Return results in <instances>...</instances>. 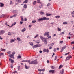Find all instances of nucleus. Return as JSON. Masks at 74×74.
<instances>
[{
    "instance_id": "1",
    "label": "nucleus",
    "mask_w": 74,
    "mask_h": 74,
    "mask_svg": "<svg viewBox=\"0 0 74 74\" xmlns=\"http://www.w3.org/2000/svg\"><path fill=\"white\" fill-rule=\"evenodd\" d=\"M49 20V19L48 18H47L46 17H42L41 18H39L38 19V21L39 22H40L41 21L45 20Z\"/></svg>"
},
{
    "instance_id": "2",
    "label": "nucleus",
    "mask_w": 74,
    "mask_h": 74,
    "mask_svg": "<svg viewBox=\"0 0 74 74\" xmlns=\"http://www.w3.org/2000/svg\"><path fill=\"white\" fill-rule=\"evenodd\" d=\"M29 64H37V60H34V61H32L30 62H30H29Z\"/></svg>"
},
{
    "instance_id": "3",
    "label": "nucleus",
    "mask_w": 74,
    "mask_h": 74,
    "mask_svg": "<svg viewBox=\"0 0 74 74\" xmlns=\"http://www.w3.org/2000/svg\"><path fill=\"white\" fill-rule=\"evenodd\" d=\"M15 54V52L14 51L12 52V54H10L9 55V57H10L11 58H14V54Z\"/></svg>"
},
{
    "instance_id": "4",
    "label": "nucleus",
    "mask_w": 74,
    "mask_h": 74,
    "mask_svg": "<svg viewBox=\"0 0 74 74\" xmlns=\"http://www.w3.org/2000/svg\"><path fill=\"white\" fill-rule=\"evenodd\" d=\"M49 32H45L44 34V36H46V35H47V37L48 38H51V36L49 35Z\"/></svg>"
},
{
    "instance_id": "5",
    "label": "nucleus",
    "mask_w": 74,
    "mask_h": 74,
    "mask_svg": "<svg viewBox=\"0 0 74 74\" xmlns=\"http://www.w3.org/2000/svg\"><path fill=\"white\" fill-rule=\"evenodd\" d=\"M72 58V56L71 55H70L68 57H66V59L65 60H69L70 58Z\"/></svg>"
},
{
    "instance_id": "6",
    "label": "nucleus",
    "mask_w": 74,
    "mask_h": 74,
    "mask_svg": "<svg viewBox=\"0 0 74 74\" xmlns=\"http://www.w3.org/2000/svg\"><path fill=\"white\" fill-rule=\"evenodd\" d=\"M5 33V31L2 30L0 31V34L1 35Z\"/></svg>"
},
{
    "instance_id": "7",
    "label": "nucleus",
    "mask_w": 74,
    "mask_h": 74,
    "mask_svg": "<svg viewBox=\"0 0 74 74\" xmlns=\"http://www.w3.org/2000/svg\"><path fill=\"white\" fill-rule=\"evenodd\" d=\"M43 52H47V53H48V52H49V50H48V49H47V50L46 49H44L43 50Z\"/></svg>"
},
{
    "instance_id": "8",
    "label": "nucleus",
    "mask_w": 74,
    "mask_h": 74,
    "mask_svg": "<svg viewBox=\"0 0 74 74\" xmlns=\"http://www.w3.org/2000/svg\"><path fill=\"white\" fill-rule=\"evenodd\" d=\"M30 60H23L22 61V62H28V63H29L30 62Z\"/></svg>"
},
{
    "instance_id": "9",
    "label": "nucleus",
    "mask_w": 74,
    "mask_h": 74,
    "mask_svg": "<svg viewBox=\"0 0 74 74\" xmlns=\"http://www.w3.org/2000/svg\"><path fill=\"white\" fill-rule=\"evenodd\" d=\"M12 12L13 13H17L18 12V10H13L12 11Z\"/></svg>"
},
{
    "instance_id": "10",
    "label": "nucleus",
    "mask_w": 74,
    "mask_h": 74,
    "mask_svg": "<svg viewBox=\"0 0 74 74\" xmlns=\"http://www.w3.org/2000/svg\"><path fill=\"white\" fill-rule=\"evenodd\" d=\"M9 61H11V63H13L14 62V60H12V59H11V58H9Z\"/></svg>"
},
{
    "instance_id": "11",
    "label": "nucleus",
    "mask_w": 74,
    "mask_h": 74,
    "mask_svg": "<svg viewBox=\"0 0 74 74\" xmlns=\"http://www.w3.org/2000/svg\"><path fill=\"white\" fill-rule=\"evenodd\" d=\"M47 39L46 38L44 40H43V41L44 42L45 44H46L47 43V40H46Z\"/></svg>"
},
{
    "instance_id": "12",
    "label": "nucleus",
    "mask_w": 74,
    "mask_h": 74,
    "mask_svg": "<svg viewBox=\"0 0 74 74\" xmlns=\"http://www.w3.org/2000/svg\"><path fill=\"white\" fill-rule=\"evenodd\" d=\"M49 72L52 73H55V70H50L49 71Z\"/></svg>"
},
{
    "instance_id": "13",
    "label": "nucleus",
    "mask_w": 74,
    "mask_h": 74,
    "mask_svg": "<svg viewBox=\"0 0 74 74\" xmlns=\"http://www.w3.org/2000/svg\"><path fill=\"white\" fill-rule=\"evenodd\" d=\"M45 70L44 69H38V71H40V72H41V71H44V70Z\"/></svg>"
},
{
    "instance_id": "14",
    "label": "nucleus",
    "mask_w": 74,
    "mask_h": 74,
    "mask_svg": "<svg viewBox=\"0 0 74 74\" xmlns=\"http://www.w3.org/2000/svg\"><path fill=\"white\" fill-rule=\"evenodd\" d=\"M0 4L1 5L0 6V7H3L4 5V4L3 3H0Z\"/></svg>"
},
{
    "instance_id": "15",
    "label": "nucleus",
    "mask_w": 74,
    "mask_h": 74,
    "mask_svg": "<svg viewBox=\"0 0 74 74\" xmlns=\"http://www.w3.org/2000/svg\"><path fill=\"white\" fill-rule=\"evenodd\" d=\"M40 38L41 39V40H42V41L46 39V38H43V37H42V36H41L40 37Z\"/></svg>"
},
{
    "instance_id": "16",
    "label": "nucleus",
    "mask_w": 74,
    "mask_h": 74,
    "mask_svg": "<svg viewBox=\"0 0 74 74\" xmlns=\"http://www.w3.org/2000/svg\"><path fill=\"white\" fill-rule=\"evenodd\" d=\"M27 5L26 4H25L23 6V8H24L26 9L27 8Z\"/></svg>"
},
{
    "instance_id": "17",
    "label": "nucleus",
    "mask_w": 74,
    "mask_h": 74,
    "mask_svg": "<svg viewBox=\"0 0 74 74\" xmlns=\"http://www.w3.org/2000/svg\"><path fill=\"white\" fill-rule=\"evenodd\" d=\"M1 51L3 52H5L6 51V49H3L2 48L1 49Z\"/></svg>"
},
{
    "instance_id": "18",
    "label": "nucleus",
    "mask_w": 74,
    "mask_h": 74,
    "mask_svg": "<svg viewBox=\"0 0 74 74\" xmlns=\"http://www.w3.org/2000/svg\"><path fill=\"white\" fill-rule=\"evenodd\" d=\"M37 47L36 45H35L33 47H32V48H33V49H35Z\"/></svg>"
},
{
    "instance_id": "19",
    "label": "nucleus",
    "mask_w": 74,
    "mask_h": 74,
    "mask_svg": "<svg viewBox=\"0 0 74 74\" xmlns=\"http://www.w3.org/2000/svg\"><path fill=\"white\" fill-rule=\"evenodd\" d=\"M45 15L47 16H50L51 15V14L48 13L46 14Z\"/></svg>"
},
{
    "instance_id": "20",
    "label": "nucleus",
    "mask_w": 74,
    "mask_h": 74,
    "mask_svg": "<svg viewBox=\"0 0 74 74\" xmlns=\"http://www.w3.org/2000/svg\"><path fill=\"white\" fill-rule=\"evenodd\" d=\"M16 23V22H14V23L12 24V25L11 26V27H12L13 26L15 25Z\"/></svg>"
},
{
    "instance_id": "21",
    "label": "nucleus",
    "mask_w": 74,
    "mask_h": 74,
    "mask_svg": "<svg viewBox=\"0 0 74 74\" xmlns=\"http://www.w3.org/2000/svg\"><path fill=\"white\" fill-rule=\"evenodd\" d=\"M26 30V28H24L22 30H21V32H24Z\"/></svg>"
},
{
    "instance_id": "22",
    "label": "nucleus",
    "mask_w": 74,
    "mask_h": 74,
    "mask_svg": "<svg viewBox=\"0 0 74 74\" xmlns=\"http://www.w3.org/2000/svg\"><path fill=\"white\" fill-rule=\"evenodd\" d=\"M60 73L61 74H63L64 73V70L63 69L62 70V71L60 72Z\"/></svg>"
},
{
    "instance_id": "23",
    "label": "nucleus",
    "mask_w": 74,
    "mask_h": 74,
    "mask_svg": "<svg viewBox=\"0 0 74 74\" xmlns=\"http://www.w3.org/2000/svg\"><path fill=\"white\" fill-rule=\"evenodd\" d=\"M21 56L20 55H19V56H18L17 58H21Z\"/></svg>"
},
{
    "instance_id": "24",
    "label": "nucleus",
    "mask_w": 74,
    "mask_h": 74,
    "mask_svg": "<svg viewBox=\"0 0 74 74\" xmlns=\"http://www.w3.org/2000/svg\"><path fill=\"white\" fill-rule=\"evenodd\" d=\"M15 41V40L14 39H12L10 41L11 43H12V42H14Z\"/></svg>"
},
{
    "instance_id": "25",
    "label": "nucleus",
    "mask_w": 74,
    "mask_h": 74,
    "mask_svg": "<svg viewBox=\"0 0 74 74\" xmlns=\"http://www.w3.org/2000/svg\"><path fill=\"white\" fill-rule=\"evenodd\" d=\"M17 40H18V41H20L21 40V39L20 38H19L18 37L17 38Z\"/></svg>"
},
{
    "instance_id": "26",
    "label": "nucleus",
    "mask_w": 74,
    "mask_h": 74,
    "mask_svg": "<svg viewBox=\"0 0 74 74\" xmlns=\"http://www.w3.org/2000/svg\"><path fill=\"white\" fill-rule=\"evenodd\" d=\"M40 13L41 15H42L43 14H44V13L43 12H40Z\"/></svg>"
},
{
    "instance_id": "27",
    "label": "nucleus",
    "mask_w": 74,
    "mask_h": 74,
    "mask_svg": "<svg viewBox=\"0 0 74 74\" xmlns=\"http://www.w3.org/2000/svg\"><path fill=\"white\" fill-rule=\"evenodd\" d=\"M29 43L30 44V45H31V46H33V43L32 42H29Z\"/></svg>"
},
{
    "instance_id": "28",
    "label": "nucleus",
    "mask_w": 74,
    "mask_h": 74,
    "mask_svg": "<svg viewBox=\"0 0 74 74\" xmlns=\"http://www.w3.org/2000/svg\"><path fill=\"white\" fill-rule=\"evenodd\" d=\"M68 23L67 22H64L63 23V24L65 25V24H68Z\"/></svg>"
},
{
    "instance_id": "29",
    "label": "nucleus",
    "mask_w": 74,
    "mask_h": 74,
    "mask_svg": "<svg viewBox=\"0 0 74 74\" xmlns=\"http://www.w3.org/2000/svg\"><path fill=\"white\" fill-rule=\"evenodd\" d=\"M37 47H40V45H36Z\"/></svg>"
},
{
    "instance_id": "30",
    "label": "nucleus",
    "mask_w": 74,
    "mask_h": 74,
    "mask_svg": "<svg viewBox=\"0 0 74 74\" xmlns=\"http://www.w3.org/2000/svg\"><path fill=\"white\" fill-rule=\"evenodd\" d=\"M21 20L22 21H23V17L22 16H21Z\"/></svg>"
},
{
    "instance_id": "31",
    "label": "nucleus",
    "mask_w": 74,
    "mask_h": 74,
    "mask_svg": "<svg viewBox=\"0 0 74 74\" xmlns=\"http://www.w3.org/2000/svg\"><path fill=\"white\" fill-rule=\"evenodd\" d=\"M60 17V16H56V18L57 19L59 18Z\"/></svg>"
},
{
    "instance_id": "32",
    "label": "nucleus",
    "mask_w": 74,
    "mask_h": 74,
    "mask_svg": "<svg viewBox=\"0 0 74 74\" xmlns=\"http://www.w3.org/2000/svg\"><path fill=\"white\" fill-rule=\"evenodd\" d=\"M36 22V20H33L32 21V23H35Z\"/></svg>"
},
{
    "instance_id": "33",
    "label": "nucleus",
    "mask_w": 74,
    "mask_h": 74,
    "mask_svg": "<svg viewBox=\"0 0 74 74\" xmlns=\"http://www.w3.org/2000/svg\"><path fill=\"white\" fill-rule=\"evenodd\" d=\"M66 46H64L62 48L63 49H64L66 48Z\"/></svg>"
},
{
    "instance_id": "34",
    "label": "nucleus",
    "mask_w": 74,
    "mask_h": 74,
    "mask_svg": "<svg viewBox=\"0 0 74 74\" xmlns=\"http://www.w3.org/2000/svg\"><path fill=\"white\" fill-rule=\"evenodd\" d=\"M25 69H29V67H27V65H25Z\"/></svg>"
},
{
    "instance_id": "35",
    "label": "nucleus",
    "mask_w": 74,
    "mask_h": 74,
    "mask_svg": "<svg viewBox=\"0 0 74 74\" xmlns=\"http://www.w3.org/2000/svg\"><path fill=\"white\" fill-rule=\"evenodd\" d=\"M36 3V1H34L33 2V5H35Z\"/></svg>"
},
{
    "instance_id": "36",
    "label": "nucleus",
    "mask_w": 74,
    "mask_h": 74,
    "mask_svg": "<svg viewBox=\"0 0 74 74\" xmlns=\"http://www.w3.org/2000/svg\"><path fill=\"white\" fill-rule=\"evenodd\" d=\"M4 55V53H0V57L1 56H2V55Z\"/></svg>"
},
{
    "instance_id": "37",
    "label": "nucleus",
    "mask_w": 74,
    "mask_h": 74,
    "mask_svg": "<svg viewBox=\"0 0 74 74\" xmlns=\"http://www.w3.org/2000/svg\"><path fill=\"white\" fill-rule=\"evenodd\" d=\"M17 71H14L12 72V73H17Z\"/></svg>"
},
{
    "instance_id": "38",
    "label": "nucleus",
    "mask_w": 74,
    "mask_h": 74,
    "mask_svg": "<svg viewBox=\"0 0 74 74\" xmlns=\"http://www.w3.org/2000/svg\"><path fill=\"white\" fill-rule=\"evenodd\" d=\"M38 36V34H37L36 36H35L34 37V38H36V37H37Z\"/></svg>"
},
{
    "instance_id": "39",
    "label": "nucleus",
    "mask_w": 74,
    "mask_h": 74,
    "mask_svg": "<svg viewBox=\"0 0 74 74\" xmlns=\"http://www.w3.org/2000/svg\"><path fill=\"white\" fill-rule=\"evenodd\" d=\"M70 52H69L65 54V55H68L69 54Z\"/></svg>"
},
{
    "instance_id": "40",
    "label": "nucleus",
    "mask_w": 74,
    "mask_h": 74,
    "mask_svg": "<svg viewBox=\"0 0 74 74\" xmlns=\"http://www.w3.org/2000/svg\"><path fill=\"white\" fill-rule=\"evenodd\" d=\"M16 1L18 2L19 3H20L21 1V0H16Z\"/></svg>"
},
{
    "instance_id": "41",
    "label": "nucleus",
    "mask_w": 74,
    "mask_h": 74,
    "mask_svg": "<svg viewBox=\"0 0 74 74\" xmlns=\"http://www.w3.org/2000/svg\"><path fill=\"white\" fill-rule=\"evenodd\" d=\"M64 49H62H62H61V51H60V52H63V51Z\"/></svg>"
},
{
    "instance_id": "42",
    "label": "nucleus",
    "mask_w": 74,
    "mask_h": 74,
    "mask_svg": "<svg viewBox=\"0 0 74 74\" xmlns=\"http://www.w3.org/2000/svg\"><path fill=\"white\" fill-rule=\"evenodd\" d=\"M5 24L7 26H9L8 25V24L7 23V22H6V23H5Z\"/></svg>"
},
{
    "instance_id": "43",
    "label": "nucleus",
    "mask_w": 74,
    "mask_h": 74,
    "mask_svg": "<svg viewBox=\"0 0 74 74\" xmlns=\"http://www.w3.org/2000/svg\"><path fill=\"white\" fill-rule=\"evenodd\" d=\"M57 58V56H55V57L54 60H56Z\"/></svg>"
},
{
    "instance_id": "44",
    "label": "nucleus",
    "mask_w": 74,
    "mask_h": 74,
    "mask_svg": "<svg viewBox=\"0 0 74 74\" xmlns=\"http://www.w3.org/2000/svg\"><path fill=\"white\" fill-rule=\"evenodd\" d=\"M8 35L11 36V33H10V32H8Z\"/></svg>"
},
{
    "instance_id": "45",
    "label": "nucleus",
    "mask_w": 74,
    "mask_h": 74,
    "mask_svg": "<svg viewBox=\"0 0 74 74\" xmlns=\"http://www.w3.org/2000/svg\"><path fill=\"white\" fill-rule=\"evenodd\" d=\"M50 5H51V4H50V3H48L47 4V6L49 7V6Z\"/></svg>"
},
{
    "instance_id": "46",
    "label": "nucleus",
    "mask_w": 74,
    "mask_h": 74,
    "mask_svg": "<svg viewBox=\"0 0 74 74\" xmlns=\"http://www.w3.org/2000/svg\"><path fill=\"white\" fill-rule=\"evenodd\" d=\"M17 15V14H14V15H13V16L14 17H16V16Z\"/></svg>"
},
{
    "instance_id": "47",
    "label": "nucleus",
    "mask_w": 74,
    "mask_h": 74,
    "mask_svg": "<svg viewBox=\"0 0 74 74\" xmlns=\"http://www.w3.org/2000/svg\"><path fill=\"white\" fill-rule=\"evenodd\" d=\"M58 31H61V29H60L59 28H58Z\"/></svg>"
},
{
    "instance_id": "48",
    "label": "nucleus",
    "mask_w": 74,
    "mask_h": 74,
    "mask_svg": "<svg viewBox=\"0 0 74 74\" xmlns=\"http://www.w3.org/2000/svg\"><path fill=\"white\" fill-rule=\"evenodd\" d=\"M7 53L8 54H10L11 53V51H9Z\"/></svg>"
},
{
    "instance_id": "49",
    "label": "nucleus",
    "mask_w": 74,
    "mask_h": 74,
    "mask_svg": "<svg viewBox=\"0 0 74 74\" xmlns=\"http://www.w3.org/2000/svg\"><path fill=\"white\" fill-rule=\"evenodd\" d=\"M56 48H54V52H56Z\"/></svg>"
},
{
    "instance_id": "50",
    "label": "nucleus",
    "mask_w": 74,
    "mask_h": 74,
    "mask_svg": "<svg viewBox=\"0 0 74 74\" xmlns=\"http://www.w3.org/2000/svg\"><path fill=\"white\" fill-rule=\"evenodd\" d=\"M23 3H27V1H25L23 2Z\"/></svg>"
},
{
    "instance_id": "51",
    "label": "nucleus",
    "mask_w": 74,
    "mask_h": 74,
    "mask_svg": "<svg viewBox=\"0 0 74 74\" xmlns=\"http://www.w3.org/2000/svg\"><path fill=\"white\" fill-rule=\"evenodd\" d=\"M59 42L61 43V44H62V43H63V41H60Z\"/></svg>"
},
{
    "instance_id": "52",
    "label": "nucleus",
    "mask_w": 74,
    "mask_h": 74,
    "mask_svg": "<svg viewBox=\"0 0 74 74\" xmlns=\"http://www.w3.org/2000/svg\"><path fill=\"white\" fill-rule=\"evenodd\" d=\"M1 16H2V17H4V14H2V15L1 16H0V18H1Z\"/></svg>"
},
{
    "instance_id": "53",
    "label": "nucleus",
    "mask_w": 74,
    "mask_h": 74,
    "mask_svg": "<svg viewBox=\"0 0 74 74\" xmlns=\"http://www.w3.org/2000/svg\"><path fill=\"white\" fill-rule=\"evenodd\" d=\"M51 68L52 69H55V67H54L53 66H52L51 67Z\"/></svg>"
},
{
    "instance_id": "54",
    "label": "nucleus",
    "mask_w": 74,
    "mask_h": 74,
    "mask_svg": "<svg viewBox=\"0 0 74 74\" xmlns=\"http://www.w3.org/2000/svg\"><path fill=\"white\" fill-rule=\"evenodd\" d=\"M10 4H12L13 3V2H12V1H10Z\"/></svg>"
},
{
    "instance_id": "55",
    "label": "nucleus",
    "mask_w": 74,
    "mask_h": 74,
    "mask_svg": "<svg viewBox=\"0 0 74 74\" xmlns=\"http://www.w3.org/2000/svg\"><path fill=\"white\" fill-rule=\"evenodd\" d=\"M42 7V5H40V6L39 7V8H41Z\"/></svg>"
},
{
    "instance_id": "56",
    "label": "nucleus",
    "mask_w": 74,
    "mask_h": 74,
    "mask_svg": "<svg viewBox=\"0 0 74 74\" xmlns=\"http://www.w3.org/2000/svg\"><path fill=\"white\" fill-rule=\"evenodd\" d=\"M20 24H21V25H22V24L23 23V22L21 21V22H20Z\"/></svg>"
},
{
    "instance_id": "57",
    "label": "nucleus",
    "mask_w": 74,
    "mask_h": 74,
    "mask_svg": "<svg viewBox=\"0 0 74 74\" xmlns=\"http://www.w3.org/2000/svg\"><path fill=\"white\" fill-rule=\"evenodd\" d=\"M47 63H50L49 61V60H47Z\"/></svg>"
},
{
    "instance_id": "58",
    "label": "nucleus",
    "mask_w": 74,
    "mask_h": 74,
    "mask_svg": "<svg viewBox=\"0 0 74 74\" xmlns=\"http://www.w3.org/2000/svg\"><path fill=\"white\" fill-rule=\"evenodd\" d=\"M51 46H53L54 45L53 43H52V44H51Z\"/></svg>"
},
{
    "instance_id": "59",
    "label": "nucleus",
    "mask_w": 74,
    "mask_h": 74,
    "mask_svg": "<svg viewBox=\"0 0 74 74\" xmlns=\"http://www.w3.org/2000/svg\"><path fill=\"white\" fill-rule=\"evenodd\" d=\"M61 68H62V65H60L59 66V69Z\"/></svg>"
},
{
    "instance_id": "60",
    "label": "nucleus",
    "mask_w": 74,
    "mask_h": 74,
    "mask_svg": "<svg viewBox=\"0 0 74 74\" xmlns=\"http://www.w3.org/2000/svg\"><path fill=\"white\" fill-rule=\"evenodd\" d=\"M24 21H26L27 20V19L26 18H25L24 19Z\"/></svg>"
},
{
    "instance_id": "61",
    "label": "nucleus",
    "mask_w": 74,
    "mask_h": 74,
    "mask_svg": "<svg viewBox=\"0 0 74 74\" xmlns=\"http://www.w3.org/2000/svg\"><path fill=\"white\" fill-rule=\"evenodd\" d=\"M10 67H11V68H13V66L12 65H11L10 66Z\"/></svg>"
},
{
    "instance_id": "62",
    "label": "nucleus",
    "mask_w": 74,
    "mask_h": 74,
    "mask_svg": "<svg viewBox=\"0 0 74 74\" xmlns=\"http://www.w3.org/2000/svg\"><path fill=\"white\" fill-rule=\"evenodd\" d=\"M40 42L39 41H38V42H37V43H39Z\"/></svg>"
},
{
    "instance_id": "63",
    "label": "nucleus",
    "mask_w": 74,
    "mask_h": 74,
    "mask_svg": "<svg viewBox=\"0 0 74 74\" xmlns=\"http://www.w3.org/2000/svg\"><path fill=\"white\" fill-rule=\"evenodd\" d=\"M71 44H74V42H71Z\"/></svg>"
},
{
    "instance_id": "64",
    "label": "nucleus",
    "mask_w": 74,
    "mask_h": 74,
    "mask_svg": "<svg viewBox=\"0 0 74 74\" xmlns=\"http://www.w3.org/2000/svg\"><path fill=\"white\" fill-rule=\"evenodd\" d=\"M71 13H72L73 14H74V11H73V12H72Z\"/></svg>"
}]
</instances>
